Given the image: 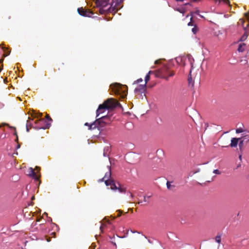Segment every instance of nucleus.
<instances>
[{"mask_svg":"<svg viewBox=\"0 0 249 249\" xmlns=\"http://www.w3.org/2000/svg\"><path fill=\"white\" fill-rule=\"evenodd\" d=\"M124 0H96L95 6L99 8V13L103 15L108 13H115L121 7Z\"/></svg>","mask_w":249,"mask_h":249,"instance_id":"f257e3e1","label":"nucleus"},{"mask_svg":"<svg viewBox=\"0 0 249 249\" xmlns=\"http://www.w3.org/2000/svg\"><path fill=\"white\" fill-rule=\"evenodd\" d=\"M111 168L110 166L109 168V171L106 173L104 177L100 180L103 181L104 180L105 184L107 186H110V188L112 190H118V191L121 193H125L126 191V188L121 185L119 182L116 184L115 180L111 178Z\"/></svg>","mask_w":249,"mask_h":249,"instance_id":"f03ea898","label":"nucleus"},{"mask_svg":"<svg viewBox=\"0 0 249 249\" xmlns=\"http://www.w3.org/2000/svg\"><path fill=\"white\" fill-rule=\"evenodd\" d=\"M118 106L121 105L117 100L112 98L107 99L99 105L96 110V118L98 117L100 114L104 113L106 109H113Z\"/></svg>","mask_w":249,"mask_h":249,"instance_id":"7ed1b4c3","label":"nucleus"},{"mask_svg":"<svg viewBox=\"0 0 249 249\" xmlns=\"http://www.w3.org/2000/svg\"><path fill=\"white\" fill-rule=\"evenodd\" d=\"M111 92L116 95H120V97L124 99L126 96L127 87L118 83H115L110 85Z\"/></svg>","mask_w":249,"mask_h":249,"instance_id":"20e7f679","label":"nucleus"},{"mask_svg":"<svg viewBox=\"0 0 249 249\" xmlns=\"http://www.w3.org/2000/svg\"><path fill=\"white\" fill-rule=\"evenodd\" d=\"M175 73L170 71L166 66H163L160 69L155 71V76L157 77L164 78L167 80L168 78L174 76Z\"/></svg>","mask_w":249,"mask_h":249,"instance_id":"39448f33","label":"nucleus"},{"mask_svg":"<svg viewBox=\"0 0 249 249\" xmlns=\"http://www.w3.org/2000/svg\"><path fill=\"white\" fill-rule=\"evenodd\" d=\"M109 117L107 116H102L97 118L96 120L92 123L90 127L92 128H97L98 130L101 131L102 129L108 124L107 121L109 120Z\"/></svg>","mask_w":249,"mask_h":249,"instance_id":"423d86ee","label":"nucleus"},{"mask_svg":"<svg viewBox=\"0 0 249 249\" xmlns=\"http://www.w3.org/2000/svg\"><path fill=\"white\" fill-rule=\"evenodd\" d=\"M146 91V85L145 84L140 85L135 88L134 92L135 96L138 99H143V96H145Z\"/></svg>","mask_w":249,"mask_h":249,"instance_id":"0eeeda50","label":"nucleus"},{"mask_svg":"<svg viewBox=\"0 0 249 249\" xmlns=\"http://www.w3.org/2000/svg\"><path fill=\"white\" fill-rule=\"evenodd\" d=\"M77 12L80 15L86 17H91L94 14L93 12L89 9L83 7L78 8Z\"/></svg>","mask_w":249,"mask_h":249,"instance_id":"6e6552de","label":"nucleus"},{"mask_svg":"<svg viewBox=\"0 0 249 249\" xmlns=\"http://www.w3.org/2000/svg\"><path fill=\"white\" fill-rule=\"evenodd\" d=\"M242 138H233L231 140V142L230 144V146L231 147H235L237 146L238 143L240 140H241Z\"/></svg>","mask_w":249,"mask_h":249,"instance_id":"1a4fd4ad","label":"nucleus"},{"mask_svg":"<svg viewBox=\"0 0 249 249\" xmlns=\"http://www.w3.org/2000/svg\"><path fill=\"white\" fill-rule=\"evenodd\" d=\"M29 175L36 180L38 179L37 175L32 168H30Z\"/></svg>","mask_w":249,"mask_h":249,"instance_id":"9d476101","label":"nucleus"},{"mask_svg":"<svg viewBox=\"0 0 249 249\" xmlns=\"http://www.w3.org/2000/svg\"><path fill=\"white\" fill-rule=\"evenodd\" d=\"M154 74L155 75V71H150L148 72V73L146 74V75L145 76V83L144 84H145V85H146V84L148 82V81L150 79V74Z\"/></svg>","mask_w":249,"mask_h":249,"instance_id":"9b49d317","label":"nucleus"},{"mask_svg":"<svg viewBox=\"0 0 249 249\" xmlns=\"http://www.w3.org/2000/svg\"><path fill=\"white\" fill-rule=\"evenodd\" d=\"M246 46V44L245 43H241L239 45L238 48V51L239 52H243L245 51V47Z\"/></svg>","mask_w":249,"mask_h":249,"instance_id":"f8f14e48","label":"nucleus"},{"mask_svg":"<svg viewBox=\"0 0 249 249\" xmlns=\"http://www.w3.org/2000/svg\"><path fill=\"white\" fill-rule=\"evenodd\" d=\"M192 71L190 70V73L188 76V81L189 85H191L193 87L194 84V81L193 80L192 75H191Z\"/></svg>","mask_w":249,"mask_h":249,"instance_id":"ddd939ff","label":"nucleus"},{"mask_svg":"<svg viewBox=\"0 0 249 249\" xmlns=\"http://www.w3.org/2000/svg\"><path fill=\"white\" fill-rule=\"evenodd\" d=\"M244 22H245L244 20L242 18H241L239 19V21L238 24L239 25H242L243 27L244 30H245L247 29V28H248V27L249 26V24H247V26L246 27H245L244 26Z\"/></svg>","mask_w":249,"mask_h":249,"instance_id":"4468645a","label":"nucleus"},{"mask_svg":"<svg viewBox=\"0 0 249 249\" xmlns=\"http://www.w3.org/2000/svg\"><path fill=\"white\" fill-rule=\"evenodd\" d=\"M246 137H248V138H249V136L248 135H246V136H244L243 137H242V139H243V140H240V142H239V148L240 149H242V147L243 145V144H244V140L246 139Z\"/></svg>","mask_w":249,"mask_h":249,"instance_id":"2eb2a0df","label":"nucleus"},{"mask_svg":"<svg viewBox=\"0 0 249 249\" xmlns=\"http://www.w3.org/2000/svg\"><path fill=\"white\" fill-rule=\"evenodd\" d=\"M248 34L245 32L243 35L241 36L240 40L241 41H245L248 37Z\"/></svg>","mask_w":249,"mask_h":249,"instance_id":"dca6fc26","label":"nucleus"},{"mask_svg":"<svg viewBox=\"0 0 249 249\" xmlns=\"http://www.w3.org/2000/svg\"><path fill=\"white\" fill-rule=\"evenodd\" d=\"M167 187L169 190H172L175 186L173 185H172L170 182L167 181L166 183Z\"/></svg>","mask_w":249,"mask_h":249,"instance_id":"f3484780","label":"nucleus"},{"mask_svg":"<svg viewBox=\"0 0 249 249\" xmlns=\"http://www.w3.org/2000/svg\"><path fill=\"white\" fill-rule=\"evenodd\" d=\"M215 241L216 242H217L219 244L220 243V242H221V235H216V237H215Z\"/></svg>","mask_w":249,"mask_h":249,"instance_id":"a211bd4d","label":"nucleus"},{"mask_svg":"<svg viewBox=\"0 0 249 249\" xmlns=\"http://www.w3.org/2000/svg\"><path fill=\"white\" fill-rule=\"evenodd\" d=\"M245 130L242 128H238L236 129V133H240L244 132Z\"/></svg>","mask_w":249,"mask_h":249,"instance_id":"6ab92c4d","label":"nucleus"},{"mask_svg":"<svg viewBox=\"0 0 249 249\" xmlns=\"http://www.w3.org/2000/svg\"><path fill=\"white\" fill-rule=\"evenodd\" d=\"M50 126V124H46V126H38V129H47V128H48Z\"/></svg>","mask_w":249,"mask_h":249,"instance_id":"aec40b11","label":"nucleus"},{"mask_svg":"<svg viewBox=\"0 0 249 249\" xmlns=\"http://www.w3.org/2000/svg\"><path fill=\"white\" fill-rule=\"evenodd\" d=\"M92 124V123L91 124H89L88 123H86L85 124H84V125L85 126H88L89 127V130H93V129H95V128H92L90 127V125Z\"/></svg>","mask_w":249,"mask_h":249,"instance_id":"412c9836","label":"nucleus"},{"mask_svg":"<svg viewBox=\"0 0 249 249\" xmlns=\"http://www.w3.org/2000/svg\"><path fill=\"white\" fill-rule=\"evenodd\" d=\"M177 11L182 14L186 12V10L184 8H178L177 9Z\"/></svg>","mask_w":249,"mask_h":249,"instance_id":"4be33fe9","label":"nucleus"},{"mask_svg":"<svg viewBox=\"0 0 249 249\" xmlns=\"http://www.w3.org/2000/svg\"><path fill=\"white\" fill-rule=\"evenodd\" d=\"M192 31L194 34H196L198 31V28L195 26L193 28H192Z\"/></svg>","mask_w":249,"mask_h":249,"instance_id":"5701e85b","label":"nucleus"},{"mask_svg":"<svg viewBox=\"0 0 249 249\" xmlns=\"http://www.w3.org/2000/svg\"><path fill=\"white\" fill-rule=\"evenodd\" d=\"M199 11L198 10H197L196 11H195L194 13L191 12V15L192 16L193 13H194V14H197V15H199L201 18H203V17L202 16H201V15L199 14Z\"/></svg>","mask_w":249,"mask_h":249,"instance_id":"b1692460","label":"nucleus"},{"mask_svg":"<svg viewBox=\"0 0 249 249\" xmlns=\"http://www.w3.org/2000/svg\"><path fill=\"white\" fill-rule=\"evenodd\" d=\"M142 81V78H139L138 79V80L135 81L133 83V84H138L141 82Z\"/></svg>","mask_w":249,"mask_h":249,"instance_id":"393cba45","label":"nucleus"},{"mask_svg":"<svg viewBox=\"0 0 249 249\" xmlns=\"http://www.w3.org/2000/svg\"><path fill=\"white\" fill-rule=\"evenodd\" d=\"M116 213H117V216L119 217L121 215L123 212L120 210H118L116 211Z\"/></svg>","mask_w":249,"mask_h":249,"instance_id":"a878e982","label":"nucleus"},{"mask_svg":"<svg viewBox=\"0 0 249 249\" xmlns=\"http://www.w3.org/2000/svg\"><path fill=\"white\" fill-rule=\"evenodd\" d=\"M213 173L214 174H218V175H219L221 174L220 172L217 169L214 170L213 171Z\"/></svg>","mask_w":249,"mask_h":249,"instance_id":"bb28decb","label":"nucleus"},{"mask_svg":"<svg viewBox=\"0 0 249 249\" xmlns=\"http://www.w3.org/2000/svg\"><path fill=\"white\" fill-rule=\"evenodd\" d=\"M46 118L47 120H49V121H51V122L53 121V120H52V119H51V118L50 117V116H49V115H48V114H47V115H46Z\"/></svg>","mask_w":249,"mask_h":249,"instance_id":"cd10ccee","label":"nucleus"},{"mask_svg":"<svg viewBox=\"0 0 249 249\" xmlns=\"http://www.w3.org/2000/svg\"><path fill=\"white\" fill-rule=\"evenodd\" d=\"M29 124H30V122L29 121H27V124H26V129H27V131H29Z\"/></svg>","mask_w":249,"mask_h":249,"instance_id":"c85d7f7f","label":"nucleus"},{"mask_svg":"<svg viewBox=\"0 0 249 249\" xmlns=\"http://www.w3.org/2000/svg\"><path fill=\"white\" fill-rule=\"evenodd\" d=\"M177 1H183L184 0H176ZM192 1H194V2H197V1H200L201 0H191Z\"/></svg>","mask_w":249,"mask_h":249,"instance_id":"c756f323","label":"nucleus"},{"mask_svg":"<svg viewBox=\"0 0 249 249\" xmlns=\"http://www.w3.org/2000/svg\"><path fill=\"white\" fill-rule=\"evenodd\" d=\"M43 122H44V121H43V120H36V121H35V124H36V123H37V122H38V123H43Z\"/></svg>","mask_w":249,"mask_h":249,"instance_id":"7c9ffc66","label":"nucleus"},{"mask_svg":"<svg viewBox=\"0 0 249 249\" xmlns=\"http://www.w3.org/2000/svg\"><path fill=\"white\" fill-rule=\"evenodd\" d=\"M151 197V196H147V198H150ZM147 197L144 196V198H143V201L144 202H148V201L147 200V199H146Z\"/></svg>","mask_w":249,"mask_h":249,"instance_id":"2f4dec72","label":"nucleus"},{"mask_svg":"<svg viewBox=\"0 0 249 249\" xmlns=\"http://www.w3.org/2000/svg\"><path fill=\"white\" fill-rule=\"evenodd\" d=\"M8 126V124H6V123H2L0 125V127H1L3 126Z\"/></svg>","mask_w":249,"mask_h":249,"instance_id":"473e14b6","label":"nucleus"},{"mask_svg":"<svg viewBox=\"0 0 249 249\" xmlns=\"http://www.w3.org/2000/svg\"><path fill=\"white\" fill-rule=\"evenodd\" d=\"M188 26H193V23H192V21H190V22H189L188 23Z\"/></svg>","mask_w":249,"mask_h":249,"instance_id":"72a5a7b5","label":"nucleus"},{"mask_svg":"<svg viewBox=\"0 0 249 249\" xmlns=\"http://www.w3.org/2000/svg\"><path fill=\"white\" fill-rule=\"evenodd\" d=\"M129 193H130V197H131V198H134V195H133L131 193H130V192H129Z\"/></svg>","mask_w":249,"mask_h":249,"instance_id":"f704fd0d","label":"nucleus"},{"mask_svg":"<svg viewBox=\"0 0 249 249\" xmlns=\"http://www.w3.org/2000/svg\"><path fill=\"white\" fill-rule=\"evenodd\" d=\"M15 135H16L17 136V139H16V141H18V135H17V134L16 132L15 133Z\"/></svg>","mask_w":249,"mask_h":249,"instance_id":"c9c22d12","label":"nucleus"},{"mask_svg":"<svg viewBox=\"0 0 249 249\" xmlns=\"http://www.w3.org/2000/svg\"><path fill=\"white\" fill-rule=\"evenodd\" d=\"M103 225H101V226H100V230H101V231H103Z\"/></svg>","mask_w":249,"mask_h":249,"instance_id":"e433bc0d","label":"nucleus"},{"mask_svg":"<svg viewBox=\"0 0 249 249\" xmlns=\"http://www.w3.org/2000/svg\"><path fill=\"white\" fill-rule=\"evenodd\" d=\"M239 159H240V160H242V156H241V155H239Z\"/></svg>","mask_w":249,"mask_h":249,"instance_id":"4c0bfd02","label":"nucleus"},{"mask_svg":"<svg viewBox=\"0 0 249 249\" xmlns=\"http://www.w3.org/2000/svg\"><path fill=\"white\" fill-rule=\"evenodd\" d=\"M3 61V59H0V63H2Z\"/></svg>","mask_w":249,"mask_h":249,"instance_id":"58836bf2","label":"nucleus"},{"mask_svg":"<svg viewBox=\"0 0 249 249\" xmlns=\"http://www.w3.org/2000/svg\"><path fill=\"white\" fill-rule=\"evenodd\" d=\"M9 54V53H8V54H5H5H4V57H6V56H7Z\"/></svg>","mask_w":249,"mask_h":249,"instance_id":"ea45409f","label":"nucleus"},{"mask_svg":"<svg viewBox=\"0 0 249 249\" xmlns=\"http://www.w3.org/2000/svg\"><path fill=\"white\" fill-rule=\"evenodd\" d=\"M240 166H241V164H239V165H238V166H237V168H238V167H240Z\"/></svg>","mask_w":249,"mask_h":249,"instance_id":"a19ab883","label":"nucleus"},{"mask_svg":"<svg viewBox=\"0 0 249 249\" xmlns=\"http://www.w3.org/2000/svg\"><path fill=\"white\" fill-rule=\"evenodd\" d=\"M141 203H142V201H139L138 203V204H141Z\"/></svg>","mask_w":249,"mask_h":249,"instance_id":"79ce46f5","label":"nucleus"},{"mask_svg":"<svg viewBox=\"0 0 249 249\" xmlns=\"http://www.w3.org/2000/svg\"><path fill=\"white\" fill-rule=\"evenodd\" d=\"M189 4H190V3H186V4H185V5H189Z\"/></svg>","mask_w":249,"mask_h":249,"instance_id":"37998d69","label":"nucleus"},{"mask_svg":"<svg viewBox=\"0 0 249 249\" xmlns=\"http://www.w3.org/2000/svg\"><path fill=\"white\" fill-rule=\"evenodd\" d=\"M19 147H20V145H18L17 148H18Z\"/></svg>","mask_w":249,"mask_h":249,"instance_id":"c03bdc74","label":"nucleus"},{"mask_svg":"<svg viewBox=\"0 0 249 249\" xmlns=\"http://www.w3.org/2000/svg\"><path fill=\"white\" fill-rule=\"evenodd\" d=\"M158 63V61H156L155 63Z\"/></svg>","mask_w":249,"mask_h":249,"instance_id":"a18cd8bd","label":"nucleus"},{"mask_svg":"<svg viewBox=\"0 0 249 249\" xmlns=\"http://www.w3.org/2000/svg\"><path fill=\"white\" fill-rule=\"evenodd\" d=\"M52 234H55V232H53Z\"/></svg>","mask_w":249,"mask_h":249,"instance_id":"49530a36","label":"nucleus"},{"mask_svg":"<svg viewBox=\"0 0 249 249\" xmlns=\"http://www.w3.org/2000/svg\"><path fill=\"white\" fill-rule=\"evenodd\" d=\"M50 240H47V242H49Z\"/></svg>","mask_w":249,"mask_h":249,"instance_id":"de8ad7c7","label":"nucleus"},{"mask_svg":"<svg viewBox=\"0 0 249 249\" xmlns=\"http://www.w3.org/2000/svg\"><path fill=\"white\" fill-rule=\"evenodd\" d=\"M1 71V68H0V71Z\"/></svg>","mask_w":249,"mask_h":249,"instance_id":"09e8293b","label":"nucleus"}]
</instances>
